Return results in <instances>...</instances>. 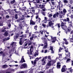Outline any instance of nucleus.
Masks as SVG:
<instances>
[{
  "mask_svg": "<svg viewBox=\"0 0 73 73\" xmlns=\"http://www.w3.org/2000/svg\"><path fill=\"white\" fill-rule=\"evenodd\" d=\"M47 57H48V56H45L44 57L43 59H43L44 60H45V59L46 60V59H47Z\"/></svg>",
  "mask_w": 73,
  "mask_h": 73,
  "instance_id": "obj_56",
  "label": "nucleus"
},
{
  "mask_svg": "<svg viewBox=\"0 0 73 73\" xmlns=\"http://www.w3.org/2000/svg\"><path fill=\"white\" fill-rule=\"evenodd\" d=\"M21 20L22 22H24V18H21Z\"/></svg>",
  "mask_w": 73,
  "mask_h": 73,
  "instance_id": "obj_47",
  "label": "nucleus"
},
{
  "mask_svg": "<svg viewBox=\"0 0 73 73\" xmlns=\"http://www.w3.org/2000/svg\"><path fill=\"white\" fill-rule=\"evenodd\" d=\"M66 12V9H64L63 10V11H60V14L59 16V18H62V17L64 15H65V13Z\"/></svg>",
  "mask_w": 73,
  "mask_h": 73,
  "instance_id": "obj_1",
  "label": "nucleus"
},
{
  "mask_svg": "<svg viewBox=\"0 0 73 73\" xmlns=\"http://www.w3.org/2000/svg\"><path fill=\"white\" fill-rule=\"evenodd\" d=\"M19 37V35H16V36H14V39H15V38H18V37Z\"/></svg>",
  "mask_w": 73,
  "mask_h": 73,
  "instance_id": "obj_49",
  "label": "nucleus"
},
{
  "mask_svg": "<svg viewBox=\"0 0 73 73\" xmlns=\"http://www.w3.org/2000/svg\"><path fill=\"white\" fill-rule=\"evenodd\" d=\"M41 0H36V2L37 3H40Z\"/></svg>",
  "mask_w": 73,
  "mask_h": 73,
  "instance_id": "obj_40",
  "label": "nucleus"
},
{
  "mask_svg": "<svg viewBox=\"0 0 73 73\" xmlns=\"http://www.w3.org/2000/svg\"><path fill=\"white\" fill-rule=\"evenodd\" d=\"M30 25H35V22L33 21L32 20H31L30 21Z\"/></svg>",
  "mask_w": 73,
  "mask_h": 73,
  "instance_id": "obj_21",
  "label": "nucleus"
},
{
  "mask_svg": "<svg viewBox=\"0 0 73 73\" xmlns=\"http://www.w3.org/2000/svg\"><path fill=\"white\" fill-rule=\"evenodd\" d=\"M15 2V0H13V1H11V4H13Z\"/></svg>",
  "mask_w": 73,
  "mask_h": 73,
  "instance_id": "obj_53",
  "label": "nucleus"
},
{
  "mask_svg": "<svg viewBox=\"0 0 73 73\" xmlns=\"http://www.w3.org/2000/svg\"><path fill=\"white\" fill-rule=\"evenodd\" d=\"M33 46H31V47H30V52H29V50H27L28 51V53L29 54V55H32V52H33Z\"/></svg>",
  "mask_w": 73,
  "mask_h": 73,
  "instance_id": "obj_3",
  "label": "nucleus"
},
{
  "mask_svg": "<svg viewBox=\"0 0 73 73\" xmlns=\"http://www.w3.org/2000/svg\"><path fill=\"white\" fill-rule=\"evenodd\" d=\"M65 54H66V56H67V57H69V56H70V54L69 52H68V53H66Z\"/></svg>",
  "mask_w": 73,
  "mask_h": 73,
  "instance_id": "obj_28",
  "label": "nucleus"
},
{
  "mask_svg": "<svg viewBox=\"0 0 73 73\" xmlns=\"http://www.w3.org/2000/svg\"><path fill=\"white\" fill-rule=\"evenodd\" d=\"M14 11L15 12V13H18V12L17 11V9H14Z\"/></svg>",
  "mask_w": 73,
  "mask_h": 73,
  "instance_id": "obj_60",
  "label": "nucleus"
},
{
  "mask_svg": "<svg viewBox=\"0 0 73 73\" xmlns=\"http://www.w3.org/2000/svg\"><path fill=\"white\" fill-rule=\"evenodd\" d=\"M8 35H9L8 32V31H6L4 33V36H8Z\"/></svg>",
  "mask_w": 73,
  "mask_h": 73,
  "instance_id": "obj_19",
  "label": "nucleus"
},
{
  "mask_svg": "<svg viewBox=\"0 0 73 73\" xmlns=\"http://www.w3.org/2000/svg\"><path fill=\"white\" fill-rule=\"evenodd\" d=\"M32 12L31 11L30 13H31L32 15H34V13H35V9H33L32 10Z\"/></svg>",
  "mask_w": 73,
  "mask_h": 73,
  "instance_id": "obj_24",
  "label": "nucleus"
},
{
  "mask_svg": "<svg viewBox=\"0 0 73 73\" xmlns=\"http://www.w3.org/2000/svg\"><path fill=\"white\" fill-rule=\"evenodd\" d=\"M54 19L53 18H50L49 19V21H52V22H53V21H54Z\"/></svg>",
  "mask_w": 73,
  "mask_h": 73,
  "instance_id": "obj_25",
  "label": "nucleus"
},
{
  "mask_svg": "<svg viewBox=\"0 0 73 73\" xmlns=\"http://www.w3.org/2000/svg\"><path fill=\"white\" fill-rule=\"evenodd\" d=\"M63 40H64L65 42L63 41V44H66V45H68V42L67 41V40H66V39H64Z\"/></svg>",
  "mask_w": 73,
  "mask_h": 73,
  "instance_id": "obj_14",
  "label": "nucleus"
},
{
  "mask_svg": "<svg viewBox=\"0 0 73 73\" xmlns=\"http://www.w3.org/2000/svg\"><path fill=\"white\" fill-rule=\"evenodd\" d=\"M70 62V59H68L66 61V62Z\"/></svg>",
  "mask_w": 73,
  "mask_h": 73,
  "instance_id": "obj_45",
  "label": "nucleus"
},
{
  "mask_svg": "<svg viewBox=\"0 0 73 73\" xmlns=\"http://www.w3.org/2000/svg\"><path fill=\"white\" fill-rule=\"evenodd\" d=\"M68 23H69L68 28H72V27H73V23H72V21H71Z\"/></svg>",
  "mask_w": 73,
  "mask_h": 73,
  "instance_id": "obj_9",
  "label": "nucleus"
},
{
  "mask_svg": "<svg viewBox=\"0 0 73 73\" xmlns=\"http://www.w3.org/2000/svg\"><path fill=\"white\" fill-rule=\"evenodd\" d=\"M59 5V10H61L63 7V4L61 3V2L60 1L58 2Z\"/></svg>",
  "mask_w": 73,
  "mask_h": 73,
  "instance_id": "obj_5",
  "label": "nucleus"
},
{
  "mask_svg": "<svg viewBox=\"0 0 73 73\" xmlns=\"http://www.w3.org/2000/svg\"><path fill=\"white\" fill-rule=\"evenodd\" d=\"M58 15H59V13L58 12H57L55 14H54L53 17L54 19H55V18H57V17H58Z\"/></svg>",
  "mask_w": 73,
  "mask_h": 73,
  "instance_id": "obj_7",
  "label": "nucleus"
},
{
  "mask_svg": "<svg viewBox=\"0 0 73 73\" xmlns=\"http://www.w3.org/2000/svg\"><path fill=\"white\" fill-rule=\"evenodd\" d=\"M57 25L58 28H60V23H58Z\"/></svg>",
  "mask_w": 73,
  "mask_h": 73,
  "instance_id": "obj_61",
  "label": "nucleus"
},
{
  "mask_svg": "<svg viewBox=\"0 0 73 73\" xmlns=\"http://www.w3.org/2000/svg\"><path fill=\"white\" fill-rule=\"evenodd\" d=\"M66 66L65 65H64L63 66L61 69L62 72H64L67 70V68H66Z\"/></svg>",
  "mask_w": 73,
  "mask_h": 73,
  "instance_id": "obj_6",
  "label": "nucleus"
},
{
  "mask_svg": "<svg viewBox=\"0 0 73 73\" xmlns=\"http://www.w3.org/2000/svg\"><path fill=\"white\" fill-rule=\"evenodd\" d=\"M48 62H50L51 64H54L56 62V59L53 60H52L48 61Z\"/></svg>",
  "mask_w": 73,
  "mask_h": 73,
  "instance_id": "obj_10",
  "label": "nucleus"
},
{
  "mask_svg": "<svg viewBox=\"0 0 73 73\" xmlns=\"http://www.w3.org/2000/svg\"><path fill=\"white\" fill-rule=\"evenodd\" d=\"M43 32H44V30L42 31H41L40 32V35H44V33H43Z\"/></svg>",
  "mask_w": 73,
  "mask_h": 73,
  "instance_id": "obj_37",
  "label": "nucleus"
},
{
  "mask_svg": "<svg viewBox=\"0 0 73 73\" xmlns=\"http://www.w3.org/2000/svg\"><path fill=\"white\" fill-rule=\"evenodd\" d=\"M63 1L64 3H66V4L68 3V1L67 0H64Z\"/></svg>",
  "mask_w": 73,
  "mask_h": 73,
  "instance_id": "obj_31",
  "label": "nucleus"
},
{
  "mask_svg": "<svg viewBox=\"0 0 73 73\" xmlns=\"http://www.w3.org/2000/svg\"><path fill=\"white\" fill-rule=\"evenodd\" d=\"M52 21H49L48 22V25L49 27H51V26H52L54 24V23H52Z\"/></svg>",
  "mask_w": 73,
  "mask_h": 73,
  "instance_id": "obj_18",
  "label": "nucleus"
},
{
  "mask_svg": "<svg viewBox=\"0 0 73 73\" xmlns=\"http://www.w3.org/2000/svg\"><path fill=\"white\" fill-rule=\"evenodd\" d=\"M61 28H62L64 30H66L67 29V27L65 25H62L61 26Z\"/></svg>",
  "mask_w": 73,
  "mask_h": 73,
  "instance_id": "obj_11",
  "label": "nucleus"
},
{
  "mask_svg": "<svg viewBox=\"0 0 73 73\" xmlns=\"http://www.w3.org/2000/svg\"><path fill=\"white\" fill-rule=\"evenodd\" d=\"M70 2V3L72 4L73 3V0H69Z\"/></svg>",
  "mask_w": 73,
  "mask_h": 73,
  "instance_id": "obj_57",
  "label": "nucleus"
},
{
  "mask_svg": "<svg viewBox=\"0 0 73 73\" xmlns=\"http://www.w3.org/2000/svg\"><path fill=\"white\" fill-rule=\"evenodd\" d=\"M51 60V57H50V56H48V59H47L48 61L49 62V60Z\"/></svg>",
  "mask_w": 73,
  "mask_h": 73,
  "instance_id": "obj_33",
  "label": "nucleus"
},
{
  "mask_svg": "<svg viewBox=\"0 0 73 73\" xmlns=\"http://www.w3.org/2000/svg\"><path fill=\"white\" fill-rule=\"evenodd\" d=\"M62 50V48H60V49H59V52H61L60 50Z\"/></svg>",
  "mask_w": 73,
  "mask_h": 73,
  "instance_id": "obj_55",
  "label": "nucleus"
},
{
  "mask_svg": "<svg viewBox=\"0 0 73 73\" xmlns=\"http://www.w3.org/2000/svg\"><path fill=\"white\" fill-rule=\"evenodd\" d=\"M57 69H60V67L61 66V65L59 64V63H57Z\"/></svg>",
  "mask_w": 73,
  "mask_h": 73,
  "instance_id": "obj_26",
  "label": "nucleus"
},
{
  "mask_svg": "<svg viewBox=\"0 0 73 73\" xmlns=\"http://www.w3.org/2000/svg\"><path fill=\"white\" fill-rule=\"evenodd\" d=\"M18 26L20 29H23V28H22V27H23V24L22 23H19L18 25Z\"/></svg>",
  "mask_w": 73,
  "mask_h": 73,
  "instance_id": "obj_15",
  "label": "nucleus"
},
{
  "mask_svg": "<svg viewBox=\"0 0 73 73\" xmlns=\"http://www.w3.org/2000/svg\"><path fill=\"white\" fill-rule=\"evenodd\" d=\"M25 60H24V56H22V58H21V61L20 62V63H22L23 64V62H25Z\"/></svg>",
  "mask_w": 73,
  "mask_h": 73,
  "instance_id": "obj_8",
  "label": "nucleus"
},
{
  "mask_svg": "<svg viewBox=\"0 0 73 73\" xmlns=\"http://www.w3.org/2000/svg\"><path fill=\"white\" fill-rule=\"evenodd\" d=\"M53 16V15L52 14H50L48 15V17H51Z\"/></svg>",
  "mask_w": 73,
  "mask_h": 73,
  "instance_id": "obj_52",
  "label": "nucleus"
},
{
  "mask_svg": "<svg viewBox=\"0 0 73 73\" xmlns=\"http://www.w3.org/2000/svg\"><path fill=\"white\" fill-rule=\"evenodd\" d=\"M26 9H27V7H24L21 9V11H25Z\"/></svg>",
  "mask_w": 73,
  "mask_h": 73,
  "instance_id": "obj_23",
  "label": "nucleus"
},
{
  "mask_svg": "<svg viewBox=\"0 0 73 73\" xmlns=\"http://www.w3.org/2000/svg\"><path fill=\"white\" fill-rule=\"evenodd\" d=\"M42 27H44V28H45L46 27V25L43 23L42 25Z\"/></svg>",
  "mask_w": 73,
  "mask_h": 73,
  "instance_id": "obj_42",
  "label": "nucleus"
},
{
  "mask_svg": "<svg viewBox=\"0 0 73 73\" xmlns=\"http://www.w3.org/2000/svg\"><path fill=\"white\" fill-rule=\"evenodd\" d=\"M52 5L54 6L55 5V2H51Z\"/></svg>",
  "mask_w": 73,
  "mask_h": 73,
  "instance_id": "obj_51",
  "label": "nucleus"
},
{
  "mask_svg": "<svg viewBox=\"0 0 73 73\" xmlns=\"http://www.w3.org/2000/svg\"><path fill=\"white\" fill-rule=\"evenodd\" d=\"M25 26L26 27V29H29V25H25Z\"/></svg>",
  "mask_w": 73,
  "mask_h": 73,
  "instance_id": "obj_38",
  "label": "nucleus"
},
{
  "mask_svg": "<svg viewBox=\"0 0 73 73\" xmlns=\"http://www.w3.org/2000/svg\"><path fill=\"white\" fill-rule=\"evenodd\" d=\"M41 61L42 62V65H45L46 63L45 62V60H44V59H42Z\"/></svg>",
  "mask_w": 73,
  "mask_h": 73,
  "instance_id": "obj_20",
  "label": "nucleus"
},
{
  "mask_svg": "<svg viewBox=\"0 0 73 73\" xmlns=\"http://www.w3.org/2000/svg\"><path fill=\"white\" fill-rule=\"evenodd\" d=\"M34 38V36H32L30 38V40L31 41H32L33 40V38Z\"/></svg>",
  "mask_w": 73,
  "mask_h": 73,
  "instance_id": "obj_48",
  "label": "nucleus"
},
{
  "mask_svg": "<svg viewBox=\"0 0 73 73\" xmlns=\"http://www.w3.org/2000/svg\"><path fill=\"white\" fill-rule=\"evenodd\" d=\"M3 29L5 30V29H8V27L6 26L3 27Z\"/></svg>",
  "mask_w": 73,
  "mask_h": 73,
  "instance_id": "obj_36",
  "label": "nucleus"
},
{
  "mask_svg": "<svg viewBox=\"0 0 73 73\" xmlns=\"http://www.w3.org/2000/svg\"><path fill=\"white\" fill-rule=\"evenodd\" d=\"M9 16L8 15H6V17L7 18V19H9Z\"/></svg>",
  "mask_w": 73,
  "mask_h": 73,
  "instance_id": "obj_63",
  "label": "nucleus"
},
{
  "mask_svg": "<svg viewBox=\"0 0 73 73\" xmlns=\"http://www.w3.org/2000/svg\"><path fill=\"white\" fill-rule=\"evenodd\" d=\"M19 44H20V45H21L22 44V40H20L19 41Z\"/></svg>",
  "mask_w": 73,
  "mask_h": 73,
  "instance_id": "obj_44",
  "label": "nucleus"
},
{
  "mask_svg": "<svg viewBox=\"0 0 73 73\" xmlns=\"http://www.w3.org/2000/svg\"><path fill=\"white\" fill-rule=\"evenodd\" d=\"M29 57H30V59L31 60V58H35V56H29Z\"/></svg>",
  "mask_w": 73,
  "mask_h": 73,
  "instance_id": "obj_35",
  "label": "nucleus"
},
{
  "mask_svg": "<svg viewBox=\"0 0 73 73\" xmlns=\"http://www.w3.org/2000/svg\"><path fill=\"white\" fill-rule=\"evenodd\" d=\"M51 63L49 62H48V63L47 64V66H50V65H51Z\"/></svg>",
  "mask_w": 73,
  "mask_h": 73,
  "instance_id": "obj_39",
  "label": "nucleus"
},
{
  "mask_svg": "<svg viewBox=\"0 0 73 73\" xmlns=\"http://www.w3.org/2000/svg\"><path fill=\"white\" fill-rule=\"evenodd\" d=\"M36 61H37V60L35 59L33 62L34 64H36Z\"/></svg>",
  "mask_w": 73,
  "mask_h": 73,
  "instance_id": "obj_54",
  "label": "nucleus"
},
{
  "mask_svg": "<svg viewBox=\"0 0 73 73\" xmlns=\"http://www.w3.org/2000/svg\"><path fill=\"white\" fill-rule=\"evenodd\" d=\"M9 10H4V13L6 15H7L8 14V13L7 12H6V11H9Z\"/></svg>",
  "mask_w": 73,
  "mask_h": 73,
  "instance_id": "obj_34",
  "label": "nucleus"
},
{
  "mask_svg": "<svg viewBox=\"0 0 73 73\" xmlns=\"http://www.w3.org/2000/svg\"><path fill=\"white\" fill-rule=\"evenodd\" d=\"M19 67H20L21 69H25L27 67V63H23L20 66H19Z\"/></svg>",
  "mask_w": 73,
  "mask_h": 73,
  "instance_id": "obj_4",
  "label": "nucleus"
},
{
  "mask_svg": "<svg viewBox=\"0 0 73 73\" xmlns=\"http://www.w3.org/2000/svg\"><path fill=\"white\" fill-rule=\"evenodd\" d=\"M42 14L43 15V16H45V13L44 12H42Z\"/></svg>",
  "mask_w": 73,
  "mask_h": 73,
  "instance_id": "obj_59",
  "label": "nucleus"
},
{
  "mask_svg": "<svg viewBox=\"0 0 73 73\" xmlns=\"http://www.w3.org/2000/svg\"><path fill=\"white\" fill-rule=\"evenodd\" d=\"M9 39H10L9 37H6V38H4L3 39V42H5V41H7V40H9Z\"/></svg>",
  "mask_w": 73,
  "mask_h": 73,
  "instance_id": "obj_13",
  "label": "nucleus"
},
{
  "mask_svg": "<svg viewBox=\"0 0 73 73\" xmlns=\"http://www.w3.org/2000/svg\"><path fill=\"white\" fill-rule=\"evenodd\" d=\"M36 16L35 17L36 19H38V18H40V17H39V16H38V13H36Z\"/></svg>",
  "mask_w": 73,
  "mask_h": 73,
  "instance_id": "obj_27",
  "label": "nucleus"
},
{
  "mask_svg": "<svg viewBox=\"0 0 73 73\" xmlns=\"http://www.w3.org/2000/svg\"><path fill=\"white\" fill-rule=\"evenodd\" d=\"M42 40H43V42L44 43V48L45 49L46 48L48 47V43H47V41L45 39V38H42Z\"/></svg>",
  "mask_w": 73,
  "mask_h": 73,
  "instance_id": "obj_2",
  "label": "nucleus"
},
{
  "mask_svg": "<svg viewBox=\"0 0 73 73\" xmlns=\"http://www.w3.org/2000/svg\"><path fill=\"white\" fill-rule=\"evenodd\" d=\"M41 20V19L40 18H38L36 20V23H40V21Z\"/></svg>",
  "mask_w": 73,
  "mask_h": 73,
  "instance_id": "obj_22",
  "label": "nucleus"
},
{
  "mask_svg": "<svg viewBox=\"0 0 73 73\" xmlns=\"http://www.w3.org/2000/svg\"><path fill=\"white\" fill-rule=\"evenodd\" d=\"M70 31H72V29L71 28L68 29H67V31L70 32Z\"/></svg>",
  "mask_w": 73,
  "mask_h": 73,
  "instance_id": "obj_46",
  "label": "nucleus"
},
{
  "mask_svg": "<svg viewBox=\"0 0 73 73\" xmlns=\"http://www.w3.org/2000/svg\"><path fill=\"white\" fill-rule=\"evenodd\" d=\"M1 22H0V26H3V24Z\"/></svg>",
  "mask_w": 73,
  "mask_h": 73,
  "instance_id": "obj_58",
  "label": "nucleus"
},
{
  "mask_svg": "<svg viewBox=\"0 0 73 73\" xmlns=\"http://www.w3.org/2000/svg\"><path fill=\"white\" fill-rule=\"evenodd\" d=\"M50 50H51L52 51H53V47L52 46H50Z\"/></svg>",
  "mask_w": 73,
  "mask_h": 73,
  "instance_id": "obj_43",
  "label": "nucleus"
},
{
  "mask_svg": "<svg viewBox=\"0 0 73 73\" xmlns=\"http://www.w3.org/2000/svg\"><path fill=\"white\" fill-rule=\"evenodd\" d=\"M38 6L40 9H42L43 8H44V7L45 6V5L44 4H40Z\"/></svg>",
  "mask_w": 73,
  "mask_h": 73,
  "instance_id": "obj_12",
  "label": "nucleus"
},
{
  "mask_svg": "<svg viewBox=\"0 0 73 73\" xmlns=\"http://www.w3.org/2000/svg\"><path fill=\"white\" fill-rule=\"evenodd\" d=\"M63 21H67L68 22V23H70V20L69 19V18H67L66 19H64L63 20Z\"/></svg>",
  "mask_w": 73,
  "mask_h": 73,
  "instance_id": "obj_16",
  "label": "nucleus"
},
{
  "mask_svg": "<svg viewBox=\"0 0 73 73\" xmlns=\"http://www.w3.org/2000/svg\"><path fill=\"white\" fill-rule=\"evenodd\" d=\"M60 19V21L61 22V24L60 25L61 26H62V25H64V22L62 21H64V19Z\"/></svg>",
  "mask_w": 73,
  "mask_h": 73,
  "instance_id": "obj_17",
  "label": "nucleus"
},
{
  "mask_svg": "<svg viewBox=\"0 0 73 73\" xmlns=\"http://www.w3.org/2000/svg\"><path fill=\"white\" fill-rule=\"evenodd\" d=\"M36 7H32L31 8V9H36Z\"/></svg>",
  "mask_w": 73,
  "mask_h": 73,
  "instance_id": "obj_62",
  "label": "nucleus"
},
{
  "mask_svg": "<svg viewBox=\"0 0 73 73\" xmlns=\"http://www.w3.org/2000/svg\"><path fill=\"white\" fill-rule=\"evenodd\" d=\"M29 30H27L26 32V33H29Z\"/></svg>",
  "mask_w": 73,
  "mask_h": 73,
  "instance_id": "obj_64",
  "label": "nucleus"
},
{
  "mask_svg": "<svg viewBox=\"0 0 73 73\" xmlns=\"http://www.w3.org/2000/svg\"><path fill=\"white\" fill-rule=\"evenodd\" d=\"M50 37L51 38V40H56V37H53L52 36H50Z\"/></svg>",
  "mask_w": 73,
  "mask_h": 73,
  "instance_id": "obj_29",
  "label": "nucleus"
},
{
  "mask_svg": "<svg viewBox=\"0 0 73 73\" xmlns=\"http://www.w3.org/2000/svg\"><path fill=\"white\" fill-rule=\"evenodd\" d=\"M3 68H8V65H4L2 66Z\"/></svg>",
  "mask_w": 73,
  "mask_h": 73,
  "instance_id": "obj_30",
  "label": "nucleus"
},
{
  "mask_svg": "<svg viewBox=\"0 0 73 73\" xmlns=\"http://www.w3.org/2000/svg\"><path fill=\"white\" fill-rule=\"evenodd\" d=\"M38 52H36L35 53L34 56L35 57H36V56H38Z\"/></svg>",
  "mask_w": 73,
  "mask_h": 73,
  "instance_id": "obj_32",
  "label": "nucleus"
},
{
  "mask_svg": "<svg viewBox=\"0 0 73 73\" xmlns=\"http://www.w3.org/2000/svg\"><path fill=\"white\" fill-rule=\"evenodd\" d=\"M15 19H18V17L17 16V15L16 14L15 15Z\"/></svg>",
  "mask_w": 73,
  "mask_h": 73,
  "instance_id": "obj_41",
  "label": "nucleus"
},
{
  "mask_svg": "<svg viewBox=\"0 0 73 73\" xmlns=\"http://www.w3.org/2000/svg\"><path fill=\"white\" fill-rule=\"evenodd\" d=\"M27 46V43H26V42H25L24 45H23V47H25V46Z\"/></svg>",
  "mask_w": 73,
  "mask_h": 73,
  "instance_id": "obj_50",
  "label": "nucleus"
}]
</instances>
